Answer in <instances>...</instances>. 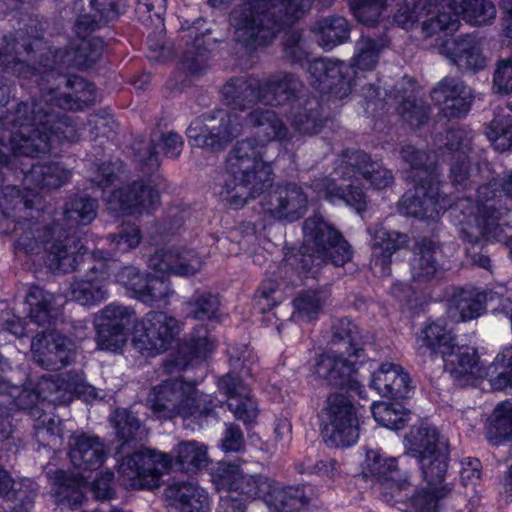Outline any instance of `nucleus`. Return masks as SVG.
Wrapping results in <instances>:
<instances>
[{
  "label": "nucleus",
  "instance_id": "f257e3e1",
  "mask_svg": "<svg viewBox=\"0 0 512 512\" xmlns=\"http://www.w3.org/2000/svg\"><path fill=\"white\" fill-rule=\"evenodd\" d=\"M253 137L236 142L226 157L228 174L220 197L230 208L240 209L248 200L261 194L273 181L271 163L264 160L268 143L279 142L286 150H292L303 143L302 130H261Z\"/></svg>",
  "mask_w": 512,
  "mask_h": 512
},
{
  "label": "nucleus",
  "instance_id": "f03ea898",
  "mask_svg": "<svg viewBox=\"0 0 512 512\" xmlns=\"http://www.w3.org/2000/svg\"><path fill=\"white\" fill-rule=\"evenodd\" d=\"M502 181L492 180L477 189L476 200L459 199L450 207V216L458 227L460 239L473 264L491 271L490 257L483 253L488 243L507 238L502 219L508 209L503 206Z\"/></svg>",
  "mask_w": 512,
  "mask_h": 512
},
{
  "label": "nucleus",
  "instance_id": "7ed1b4c3",
  "mask_svg": "<svg viewBox=\"0 0 512 512\" xmlns=\"http://www.w3.org/2000/svg\"><path fill=\"white\" fill-rule=\"evenodd\" d=\"M48 268L55 272H83L70 284L71 299L82 306L99 305L108 298L107 282L112 260L102 250L88 252L75 237H66V243L46 244Z\"/></svg>",
  "mask_w": 512,
  "mask_h": 512
},
{
  "label": "nucleus",
  "instance_id": "20e7f679",
  "mask_svg": "<svg viewBox=\"0 0 512 512\" xmlns=\"http://www.w3.org/2000/svg\"><path fill=\"white\" fill-rule=\"evenodd\" d=\"M207 462L206 446L190 440L179 443L170 453H136L120 464V472L127 476L130 488L153 489L160 486L164 471L175 470L192 474L205 467Z\"/></svg>",
  "mask_w": 512,
  "mask_h": 512
},
{
  "label": "nucleus",
  "instance_id": "39448f33",
  "mask_svg": "<svg viewBox=\"0 0 512 512\" xmlns=\"http://www.w3.org/2000/svg\"><path fill=\"white\" fill-rule=\"evenodd\" d=\"M98 202L87 195H73L64 205L62 224L41 226L29 222L27 229L19 235L17 246L27 254H38L41 248L46 251V244L53 242L66 243V237H75L81 243L77 227L90 224L97 216Z\"/></svg>",
  "mask_w": 512,
  "mask_h": 512
},
{
  "label": "nucleus",
  "instance_id": "423d86ee",
  "mask_svg": "<svg viewBox=\"0 0 512 512\" xmlns=\"http://www.w3.org/2000/svg\"><path fill=\"white\" fill-rule=\"evenodd\" d=\"M303 240V250L290 258L291 264L303 272L328 262L340 267L352 259L351 246L320 215L310 216L303 222Z\"/></svg>",
  "mask_w": 512,
  "mask_h": 512
},
{
  "label": "nucleus",
  "instance_id": "0eeeda50",
  "mask_svg": "<svg viewBox=\"0 0 512 512\" xmlns=\"http://www.w3.org/2000/svg\"><path fill=\"white\" fill-rule=\"evenodd\" d=\"M147 402L160 419L210 416L218 405L211 395L199 393L195 385L182 379H167L154 386Z\"/></svg>",
  "mask_w": 512,
  "mask_h": 512
},
{
  "label": "nucleus",
  "instance_id": "6e6552de",
  "mask_svg": "<svg viewBox=\"0 0 512 512\" xmlns=\"http://www.w3.org/2000/svg\"><path fill=\"white\" fill-rule=\"evenodd\" d=\"M422 32L426 37L440 33L450 34L459 28V20L450 4L439 8L437 0H399L394 22L405 30L412 29L421 19Z\"/></svg>",
  "mask_w": 512,
  "mask_h": 512
},
{
  "label": "nucleus",
  "instance_id": "1a4fd4ad",
  "mask_svg": "<svg viewBox=\"0 0 512 512\" xmlns=\"http://www.w3.org/2000/svg\"><path fill=\"white\" fill-rule=\"evenodd\" d=\"M180 332V323L162 311H150L133 327L132 343L142 355L165 352Z\"/></svg>",
  "mask_w": 512,
  "mask_h": 512
},
{
  "label": "nucleus",
  "instance_id": "9d476101",
  "mask_svg": "<svg viewBox=\"0 0 512 512\" xmlns=\"http://www.w3.org/2000/svg\"><path fill=\"white\" fill-rule=\"evenodd\" d=\"M219 485L226 489L220 499L246 512L247 504L257 499L265 500L272 482L268 477L244 473L237 465L223 464L219 467Z\"/></svg>",
  "mask_w": 512,
  "mask_h": 512
},
{
  "label": "nucleus",
  "instance_id": "9b49d317",
  "mask_svg": "<svg viewBox=\"0 0 512 512\" xmlns=\"http://www.w3.org/2000/svg\"><path fill=\"white\" fill-rule=\"evenodd\" d=\"M31 31H18L16 37L0 39V70L8 71L18 77H37L41 73L26 62L35 59V53L45 48V43L39 35L37 25L30 27Z\"/></svg>",
  "mask_w": 512,
  "mask_h": 512
},
{
  "label": "nucleus",
  "instance_id": "f8f14e48",
  "mask_svg": "<svg viewBox=\"0 0 512 512\" xmlns=\"http://www.w3.org/2000/svg\"><path fill=\"white\" fill-rule=\"evenodd\" d=\"M327 420L326 441L335 447H349L359 438L357 408L342 393L330 394L323 408Z\"/></svg>",
  "mask_w": 512,
  "mask_h": 512
},
{
  "label": "nucleus",
  "instance_id": "ddd939ff",
  "mask_svg": "<svg viewBox=\"0 0 512 512\" xmlns=\"http://www.w3.org/2000/svg\"><path fill=\"white\" fill-rule=\"evenodd\" d=\"M430 180L414 181V190L406 192L399 201L398 211L405 216L435 220L448 205L440 194L439 182Z\"/></svg>",
  "mask_w": 512,
  "mask_h": 512
},
{
  "label": "nucleus",
  "instance_id": "4468645a",
  "mask_svg": "<svg viewBox=\"0 0 512 512\" xmlns=\"http://www.w3.org/2000/svg\"><path fill=\"white\" fill-rule=\"evenodd\" d=\"M182 147L183 139L178 133L163 130H154L149 140L137 139L131 146L140 171L146 175L152 174L159 168L158 148L166 156L176 158L180 155Z\"/></svg>",
  "mask_w": 512,
  "mask_h": 512
},
{
  "label": "nucleus",
  "instance_id": "2eb2a0df",
  "mask_svg": "<svg viewBox=\"0 0 512 512\" xmlns=\"http://www.w3.org/2000/svg\"><path fill=\"white\" fill-rule=\"evenodd\" d=\"M135 312L132 308L109 304L105 306L96 319V342L103 350L116 351L127 340V329L133 323Z\"/></svg>",
  "mask_w": 512,
  "mask_h": 512
},
{
  "label": "nucleus",
  "instance_id": "dca6fc26",
  "mask_svg": "<svg viewBox=\"0 0 512 512\" xmlns=\"http://www.w3.org/2000/svg\"><path fill=\"white\" fill-rule=\"evenodd\" d=\"M504 295L498 291H481L475 287H457L448 299V313L457 322L480 317L490 307L501 306Z\"/></svg>",
  "mask_w": 512,
  "mask_h": 512
},
{
  "label": "nucleus",
  "instance_id": "f3484780",
  "mask_svg": "<svg viewBox=\"0 0 512 512\" xmlns=\"http://www.w3.org/2000/svg\"><path fill=\"white\" fill-rule=\"evenodd\" d=\"M345 356L339 353L317 355L311 369L313 376L326 386L357 391L360 388L357 369Z\"/></svg>",
  "mask_w": 512,
  "mask_h": 512
},
{
  "label": "nucleus",
  "instance_id": "a211bd4d",
  "mask_svg": "<svg viewBox=\"0 0 512 512\" xmlns=\"http://www.w3.org/2000/svg\"><path fill=\"white\" fill-rule=\"evenodd\" d=\"M308 196L296 183L279 185L263 200L266 213L278 220L295 221L307 210Z\"/></svg>",
  "mask_w": 512,
  "mask_h": 512
},
{
  "label": "nucleus",
  "instance_id": "6ab92c4d",
  "mask_svg": "<svg viewBox=\"0 0 512 512\" xmlns=\"http://www.w3.org/2000/svg\"><path fill=\"white\" fill-rule=\"evenodd\" d=\"M431 99L443 117L456 119L467 114L473 94L470 87L459 78L445 77L432 90Z\"/></svg>",
  "mask_w": 512,
  "mask_h": 512
},
{
  "label": "nucleus",
  "instance_id": "aec40b11",
  "mask_svg": "<svg viewBox=\"0 0 512 512\" xmlns=\"http://www.w3.org/2000/svg\"><path fill=\"white\" fill-rule=\"evenodd\" d=\"M57 80V88L49 89L43 95V101L46 105L48 102H55L62 109L82 110L95 102L97 91L92 83L78 76L67 79L58 76Z\"/></svg>",
  "mask_w": 512,
  "mask_h": 512
},
{
  "label": "nucleus",
  "instance_id": "412c9836",
  "mask_svg": "<svg viewBox=\"0 0 512 512\" xmlns=\"http://www.w3.org/2000/svg\"><path fill=\"white\" fill-rule=\"evenodd\" d=\"M111 422L117 435L114 449L119 462L118 472L122 477V484L129 487L127 476L120 472V464L136 453L146 454L149 450H136V444L142 440L143 430L139 419L132 412L126 409H117L111 418Z\"/></svg>",
  "mask_w": 512,
  "mask_h": 512
},
{
  "label": "nucleus",
  "instance_id": "4be33fe9",
  "mask_svg": "<svg viewBox=\"0 0 512 512\" xmlns=\"http://www.w3.org/2000/svg\"><path fill=\"white\" fill-rule=\"evenodd\" d=\"M444 369L460 386L472 383L477 378L485 376L479 361V355L474 347L457 345L456 343L442 355Z\"/></svg>",
  "mask_w": 512,
  "mask_h": 512
},
{
  "label": "nucleus",
  "instance_id": "5701e85b",
  "mask_svg": "<svg viewBox=\"0 0 512 512\" xmlns=\"http://www.w3.org/2000/svg\"><path fill=\"white\" fill-rule=\"evenodd\" d=\"M31 351L34 361L47 370H59L73 358L66 339L53 333L41 332L34 336Z\"/></svg>",
  "mask_w": 512,
  "mask_h": 512
},
{
  "label": "nucleus",
  "instance_id": "b1692460",
  "mask_svg": "<svg viewBox=\"0 0 512 512\" xmlns=\"http://www.w3.org/2000/svg\"><path fill=\"white\" fill-rule=\"evenodd\" d=\"M159 199L156 189L142 180H137L114 190L106 201L109 209L132 214L141 207L154 208Z\"/></svg>",
  "mask_w": 512,
  "mask_h": 512
},
{
  "label": "nucleus",
  "instance_id": "393cba45",
  "mask_svg": "<svg viewBox=\"0 0 512 512\" xmlns=\"http://www.w3.org/2000/svg\"><path fill=\"white\" fill-rule=\"evenodd\" d=\"M439 52L462 71L476 72L487 66L479 41L470 35L445 41L439 46Z\"/></svg>",
  "mask_w": 512,
  "mask_h": 512
},
{
  "label": "nucleus",
  "instance_id": "a878e982",
  "mask_svg": "<svg viewBox=\"0 0 512 512\" xmlns=\"http://www.w3.org/2000/svg\"><path fill=\"white\" fill-rule=\"evenodd\" d=\"M218 387L227 396L228 408L238 420L249 424L257 418V403L250 396L249 388L237 375L226 374L219 379Z\"/></svg>",
  "mask_w": 512,
  "mask_h": 512
},
{
  "label": "nucleus",
  "instance_id": "bb28decb",
  "mask_svg": "<svg viewBox=\"0 0 512 512\" xmlns=\"http://www.w3.org/2000/svg\"><path fill=\"white\" fill-rule=\"evenodd\" d=\"M328 344L335 353L347 357L360 358L364 346L370 342V336L363 334L361 328L350 318L343 317L335 320L330 329Z\"/></svg>",
  "mask_w": 512,
  "mask_h": 512
},
{
  "label": "nucleus",
  "instance_id": "cd10ccee",
  "mask_svg": "<svg viewBox=\"0 0 512 512\" xmlns=\"http://www.w3.org/2000/svg\"><path fill=\"white\" fill-rule=\"evenodd\" d=\"M68 445V455L74 467L97 470L103 465L106 451L99 437L87 433H74L69 437Z\"/></svg>",
  "mask_w": 512,
  "mask_h": 512
},
{
  "label": "nucleus",
  "instance_id": "c85d7f7f",
  "mask_svg": "<svg viewBox=\"0 0 512 512\" xmlns=\"http://www.w3.org/2000/svg\"><path fill=\"white\" fill-rule=\"evenodd\" d=\"M383 397L393 399L408 398L413 387L408 373L392 363L382 364L372 375L370 384Z\"/></svg>",
  "mask_w": 512,
  "mask_h": 512
},
{
  "label": "nucleus",
  "instance_id": "c756f323",
  "mask_svg": "<svg viewBox=\"0 0 512 512\" xmlns=\"http://www.w3.org/2000/svg\"><path fill=\"white\" fill-rule=\"evenodd\" d=\"M441 249L438 243L429 238H422L413 247L411 275L416 282L427 283L436 279L441 272L438 259Z\"/></svg>",
  "mask_w": 512,
  "mask_h": 512
},
{
  "label": "nucleus",
  "instance_id": "7c9ffc66",
  "mask_svg": "<svg viewBox=\"0 0 512 512\" xmlns=\"http://www.w3.org/2000/svg\"><path fill=\"white\" fill-rule=\"evenodd\" d=\"M367 232L371 236V249L376 257L375 265L380 263L382 268L390 264L391 256L408 243V236L376 223L368 226Z\"/></svg>",
  "mask_w": 512,
  "mask_h": 512
},
{
  "label": "nucleus",
  "instance_id": "2f4dec72",
  "mask_svg": "<svg viewBox=\"0 0 512 512\" xmlns=\"http://www.w3.org/2000/svg\"><path fill=\"white\" fill-rule=\"evenodd\" d=\"M165 496L172 500L180 512H209L208 493L192 482H173L165 489Z\"/></svg>",
  "mask_w": 512,
  "mask_h": 512
},
{
  "label": "nucleus",
  "instance_id": "473e14b6",
  "mask_svg": "<svg viewBox=\"0 0 512 512\" xmlns=\"http://www.w3.org/2000/svg\"><path fill=\"white\" fill-rule=\"evenodd\" d=\"M212 118L220 119L219 128H235L236 126L282 128L283 126L275 112L269 109H256L251 112L241 110L240 113L219 110Z\"/></svg>",
  "mask_w": 512,
  "mask_h": 512
},
{
  "label": "nucleus",
  "instance_id": "72a5a7b5",
  "mask_svg": "<svg viewBox=\"0 0 512 512\" xmlns=\"http://www.w3.org/2000/svg\"><path fill=\"white\" fill-rule=\"evenodd\" d=\"M80 2L84 13L78 16L75 23L78 33L113 21L120 13L117 0H80Z\"/></svg>",
  "mask_w": 512,
  "mask_h": 512
},
{
  "label": "nucleus",
  "instance_id": "f704fd0d",
  "mask_svg": "<svg viewBox=\"0 0 512 512\" xmlns=\"http://www.w3.org/2000/svg\"><path fill=\"white\" fill-rule=\"evenodd\" d=\"M37 391L22 389L16 385H10L6 381H0V407L4 408L2 414H9L16 410H28L32 417H36L42 408Z\"/></svg>",
  "mask_w": 512,
  "mask_h": 512
},
{
  "label": "nucleus",
  "instance_id": "c9c22d12",
  "mask_svg": "<svg viewBox=\"0 0 512 512\" xmlns=\"http://www.w3.org/2000/svg\"><path fill=\"white\" fill-rule=\"evenodd\" d=\"M377 161L363 150L345 149L335 166V174L343 180L366 179L376 167Z\"/></svg>",
  "mask_w": 512,
  "mask_h": 512
},
{
  "label": "nucleus",
  "instance_id": "e433bc0d",
  "mask_svg": "<svg viewBox=\"0 0 512 512\" xmlns=\"http://www.w3.org/2000/svg\"><path fill=\"white\" fill-rule=\"evenodd\" d=\"M69 119L65 115H60L52 111L49 106L48 109H44L41 102L39 103H20L16 109V119L14 125L19 128H25L28 126H49L48 128H54V125L69 126Z\"/></svg>",
  "mask_w": 512,
  "mask_h": 512
},
{
  "label": "nucleus",
  "instance_id": "4c0bfd02",
  "mask_svg": "<svg viewBox=\"0 0 512 512\" xmlns=\"http://www.w3.org/2000/svg\"><path fill=\"white\" fill-rule=\"evenodd\" d=\"M15 155L34 157L51 151L50 135L45 130H16L10 136Z\"/></svg>",
  "mask_w": 512,
  "mask_h": 512
},
{
  "label": "nucleus",
  "instance_id": "58836bf2",
  "mask_svg": "<svg viewBox=\"0 0 512 512\" xmlns=\"http://www.w3.org/2000/svg\"><path fill=\"white\" fill-rule=\"evenodd\" d=\"M450 8L456 16L462 18L472 26H486L496 18V6L492 0H451Z\"/></svg>",
  "mask_w": 512,
  "mask_h": 512
},
{
  "label": "nucleus",
  "instance_id": "ea45409f",
  "mask_svg": "<svg viewBox=\"0 0 512 512\" xmlns=\"http://www.w3.org/2000/svg\"><path fill=\"white\" fill-rule=\"evenodd\" d=\"M71 176V170L61 163L45 162L33 164L25 179L42 189L52 190L59 189L66 184Z\"/></svg>",
  "mask_w": 512,
  "mask_h": 512
},
{
  "label": "nucleus",
  "instance_id": "a19ab883",
  "mask_svg": "<svg viewBox=\"0 0 512 512\" xmlns=\"http://www.w3.org/2000/svg\"><path fill=\"white\" fill-rule=\"evenodd\" d=\"M407 453L420 460L426 455L438 453L439 447H448V444L441 440L436 428L427 425L414 427L406 437Z\"/></svg>",
  "mask_w": 512,
  "mask_h": 512
},
{
  "label": "nucleus",
  "instance_id": "79ce46f5",
  "mask_svg": "<svg viewBox=\"0 0 512 512\" xmlns=\"http://www.w3.org/2000/svg\"><path fill=\"white\" fill-rule=\"evenodd\" d=\"M417 342L420 354L429 350L431 354L443 355L455 344V337L443 321H435L423 328Z\"/></svg>",
  "mask_w": 512,
  "mask_h": 512
},
{
  "label": "nucleus",
  "instance_id": "37998d69",
  "mask_svg": "<svg viewBox=\"0 0 512 512\" xmlns=\"http://www.w3.org/2000/svg\"><path fill=\"white\" fill-rule=\"evenodd\" d=\"M312 32L318 44L324 49L343 43L349 37V27L345 18L339 16L320 19L312 27Z\"/></svg>",
  "mask_w": 512,
  "mask_h": 512
},
{
  "label": "nucleus",
  "instance_id": "c03bdc74",
  "mask_svg": "<svg viewBox=\"0 0 512 512\" xmlns=\"http://www.w3.org/2000/svg\"><path fill=\"white\" fill-rule=\"evenodd\" d=\"M265 503L272 512H301L308 498L301 487L277 488L271 485Z\"/></svg>",
  "mask_w": 512,
  "mask_h": 512
},
{
  "label": "nucleus",
  "instance_id": "a18cd8bd",
  "mask_svg": "<svg viewBox=\"0 0 512 512\" xmlns=\"http://www.w3.org/2000/svg\"><path fill=\"white\" fill-rule=\"evenodd\" d=\"M328 301V294L322 289H309L297 293L293 299L295 320L311 322L316 320Z\"/></svg>",
  "mask_w": 512,
  "mask_h": 512
},
{
  "label": "nucleus",
  "instance_id": "49530a36",
  "mask_svg": "<svg viewBox=\"0 0 512 512\" xmlns=\"http://www.w3.org/2000/svg\"><path fill=\"white\" fill-rule=\"evenodd\" d=\"M324 197L331 201H344L347 205L353 207L357 213H361L367 208V196L360 185L348 184L343 187L338 185L335 180L324 178L321 183Z\"/></svg>",
  "mask_w": 512,
  "mask_h": 512
},
{
  "label": "nucleus",
  "instance_id": "de8ad7c7",
  "mask_svg": "<svg viewBox=\"0 0 512 512\" xmlns=\"http://www.w3.org/2000/svg\"><path fill=\"white\" fill-rule=\"evenodd\" d=\"M29 317L39 326H49L55 317L54 295L39 286H32L27 295Z\"/></svg>",
  "mask_w": 512,
  "mask_h": 512
},
{
  "label": "nucleus",
  "instance_id": "09e8293b",
  "mask_svg": "<svg viewBox=\"0 0 512 512\" xmlns=\"http://www.w3.org/2000/svg\"><path fill=\"white\" fill-rule=\"evenodd\" d=\"M48 475L54 485V495L59 504L75 508L82 503L83 487L77 478L69 476L63 470L48 472Z\"/></svg>",
  "mask_w": 512,
  "mask_h": 512
},
{
  "label": "nucleus",
  "instance_id": "8fccbe9b",
  "mask_svg": "<svg viewBox=\"0 0 512 512\" xmlns=\"http://www.w3.org/2000/svg\"><path fill=\"white\" fill-rule=\"evenodd\" d=\"M401 156L403 160L410 165L414 172L413 180L423 181L430 180L433 176V181L439 182V168L431 155L423 150H419L412 145H405L401 149Z\"/></svg>",
  "mask_w": 512,
  "mask_h": 512
},
{
  "label": "nucleus",
  "instance_id": "3c124183",
  "mask_svg": "<svg viewBox=\"0 0 512 512\" xmlns=\"http://www.w3.org/2000/svg\"><path fill=\"white\" fill-rule=\"evenodd\" d=\"M187 318L198 321L214 320L218 317L220 299L209 291H195L184 303Z\"/></svg>",
  "mask_w": 512,
  "mask_h": 512
},
{
  "label": "nucleus",
  "instance_id": "603ef678",
  "mask_svg": "<svg viewBox=\"0 0 512 512\" xmlns=\"http://www.w3.org/2000/svg\"><path fill=\"white\" fill-rule=\"evenodd\" d=\"M37 393L41 404H66L71 401V382L65 376H42L37 385Z\"/></svg>",
  "mask_w": 512,
  "mask_h": 512
},
{
  "label": "nucleus",
  "instance_id": "864d4df0",
  "mask_svg": "<svg viewBox=\"0 0 512 512\" xmlns=\"http://www.w3.org/2000/svg\"><path fill=\"white\" fill-rule=\"evenodd\" d=\"M485 377L489 378L494 390L501 391L512 386V345L505 346L498 352L486 369Z\"/></svg>",
  "mask_w": 512,
  "mask_h": 512
},
{
  "label": "nucleus",
  "instance_id": "5fc2aeb1",
  "mask_svg": "<svg viewBox=\"0 0 512 512\" xmlns=\"http://www.w3.org/2000/svg\"><path fill=\"white\" fill-rule=\"evenodd\" d=\"M448 447L440 446L438 453L426 455L419 461L424 480L428 486L440 487L445 484L448 467Z\"/></svg>",
  "mask_w": 512,
  "mask_h": 512
},
{
  "label": "nucleus",
  "instance_id": "6e6d98bb",
  "mask_svg": "<svg viewBox=\"0 0 512 512\" xmlns=\"http://www.w3.org/2000/svg\"><path fill=\"white\" fill-rule=\"evenodd\" d=\"M172 293L168 280L149 274L137 299L150 307H165Z\"/></svg>",
  "mask_w": 512,
  "mask_h": 512
},
{
  "label": "nucleus",
  "instance_id": "4d7b16f0",
  "mask_svg": "<svg viewBox=\"0 0 512 512\" xmlns=\"http://www.w3.org/2000/svg\"><path fill=\"white\" fill-rule=\"evenodd\" d=\"M95 29L96 28L88 29L86 32L82 30L81 33L75 30V33L80 39L79 43L76 45L73 56V62L76 66L88 67L101 57L104 49L102 39L89 37L90 32Z\"/></svg>",
  "mask_w": 512,
  "mask_h": 512
},
{
  "label": "nucleus",
  "instance_id": "13d9d810",
  "mask_svg": "<svg viewBox=\"0 0 512 512\" xmlns=\"http://www.w3.org/2000/svg\"><path fill=\"white\" fill-rule=\"evenodd\" d=\"M192 146L217 152L225 149L236 137L231 130H187Z\"/></svg>",
  "mask_w": 512,
  "mask_h": 512
},
{
  "label": "nucleus",
  "instance_id": "bf43d9fd",
  "mask_svg": "<svg viewBox=\"0 0 512 512\" xmlns=\"http://www.w3.org/2000/svg\"><path fill=\"white\" fill-rule=\"evenodd\" d=\"M366 475L375 478L378 484L387 481L390 477L400 475L396 458L386 457L376 450H368L366 453Z\"/></svg>",
  "mask_w": 512,
  "mask_h": 512
},
{
  "label": "nucleus",
  "instance_id": "052dcab7",
  "mask_svg": "<svg viewBox=\"0 0 512 512\" xmlns=\"http://www.w3.org/2000/svg\"><path fill=\"white\" fill-rule=\"evenodd\" d=\"M488 434L498 441L512 440V401L499 403L492 414Z\"/></svg>",
  "mask_w": 512,
  "mask_h": 512
},
{
  "label": "nucleus",
  "instance_id": "680f3d73",
  "mask_svg": "<svg viewBox=\"0 0 512 512\" xmlns=\"http://www.w3.org/2000/svg\"><path fill=\"white\" fill-rule=\"evenodd\" d=\"M447 147L453 152L449 176L451 182L455 187H465L470 173V161L467 155L469 148L462 142H449Z\"/></svg>",
  "mask_w": 512,
  "mask_h": 512
},
{
  "label": "nucleus",
  "instance_id": "e2e57ef3",
  "mask_svg": "<svg viewBox=\"0 0 512 512\" xmlns=\"http://www.w3.org/2000/svg\"><path fill=\"white\" fill-rule=\"evenodd\" d=\"M452 489L451 483L440 487L428 486L413 497V506L418 512H439L440 502L450 495Z\"/></svg>",
  "mask_w": 512,
  "mask_h": 512
},
{
  "label": "nucleus",
  "instance_id": "0e129e2a",
  "mask_svg": "<svg viewBox=\"0 0 512 512\" xmlns=\"http://www.w3.org/2000/svg\"><path fill=\"white\" fill-rule=\"evenodd\" d=\"M382 46L369 38H361L356 45L352 68L361 71L373 70L379 60Z\"/></svg>",
  "mask_w": 512,
  "mask_h": 512
},
{
  "label": "nucleus",
  "instance_id": "69168bd1",
  "mask_svg": "<svg viewBox=\"0 0 512 512\" xmlns=\"http://www.w3.org/2000/svg\"><path fill=\"white\" fill-rule=\"evenodd\" d=\"M34 497L28 488H9L0 496V512H28L33 507Z\"/></svg>",
  "mask_w": 512,
  "mask_h": 512
},
{
  "label": "nucleus",
  "instance_id": "338daca9",
  "mask_svg": "<svg viewBox=\"0 0 512 512\" xmlns=\"http://www.w3.org/2000/svg\"><path fill=\"white\" fill-rule=\"evenodd\" d=\"M372 414L377 423L393 430L401 429L407 421V413L402 410L400 405L386 402L374 403Z\"/></svg>",
  "mask_w": 512,
  "mask_h": 512
},
{
  "label": "nucleus",
  "instance_id": "774afa93",
  "mask_svg": "<svg viewBox=\"0 0 512 512\" xmlns=\"http://www.w3.org/2000/svg\"><path fill=\"white\" fill-rule=\"evenodd\" d=\"M345 63L338 60L320 58L313 60L309 65V72L320 84H326L329 79L342 81Z\"/></svg>",
  "mask_w": 512,
  "mask_h": 512
}]
</instances>
